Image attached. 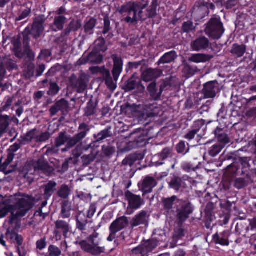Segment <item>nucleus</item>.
<instances>
[{
	"label": "nucleus",
	"instance_id": "49530a36",
	"mask_svg": "<svg viewBox=\"0 0 256 256\" xmlns=\"http://www.w3.org/2000/svg\"><path fill=\"white\" fill-rule=\"evenodd\" d=\"M176 148L178 153L183 154H186L189 150L188 148L186 150V144L184 141H180L177 144Z\"/></svg>",
	"mask_w": 256,
	"mask_h": 256
},
{
	"label": "nucleus",
	"instance_id": "7ed1b4c3",
	"mask_svg": "<svg viewBox=\"0 0 256 256\" xmlns=\"http://www.w3.org/2000/svg\"><path fill=\"white\" fill-rule=\"evenodd\" d=\"M78 132L73 137H68L66 135L65 132H61L56 139V146H60L67 141L66 147L62 151L73 148L86 137L88 132L90 130V128L86 123H82L78 126Z\"/></svg>",
	"mask_w": 256,
	"mask_h": 256
},
{
	"label": "nucleus",
	"instance_id": "e433bc0d",
	"mask_svg": "<svg viewBox=\"0 0 256 256\" xmlns=\"http://www.w3.org/2000/svg\"><path fill=\"white\" fill-rule=\"evenodd\" d=\"M8 126V118L7 116H0V137L6 132Z\"/></svg>",
	"mask_w": 256,
	"mask_h": 256
},
{
	"label": "nucleus",
	"instance_id": "412c9836",
	"mask_svg": "<svg viewBox=\"0 0 256 256\" xmlns=\"http://www.w3.org/2000/svg\"><path fill=\"white\" fill-rule=\"evenodd\" d=\"M240 220H242V218H240ZM251 230L249 220H240L238 222L236 227V231L240 234L246 235L248 232Z\"/></svg>",
	"mask_w": 256,
	"mask_h": 256
},
{
	"label": "nucleus",
	"instance_id": "680f3d73",
	"mask_svg": "<svg viewBox=\"0 0 256 256\" xmlns=\"http://www.w3.org/2000/svg\"><path fill=\"white\" fill-rule=\"evenodd\" d=\"M132 253L134 254H141L142 256H144V250L142 249V245L133 248L132 250Z\"/></svg>",
	"mask_w": 256,
	"mask_h": 256
},
{
	"label": "nucleus",
	"instance_id": "8fccbe9b",
	"mask_svg": "<svg viewBox=\"0 0 256 256\" xmlns=\"http://www.w3.org/2000/svg\"><path fill=\"white\" fill-rule=\"evenodd\" d=\"M90 70L92 74H96L98 72H100L102 74V76L104 74V73L108 70L106 69L104 66H92L90 68Z\"/></svg>",
	"mask_w": 256,
	"mask_h": 256
},
{
	"label": "nucleus",
	"instance_id": "5701e85b",
	"mask_svg": "<svg viewBox=\"0 0 256 256\" xmlns=\"http://www.w3.org/2000/svg\"><path fill=\"white\" fill-rule=\"evenodd\" d=\"M112 132L111 126H108L106 129L100 131L97 134L94 135V138L96 142H100L106 138L112 137Z\"/></svg>",
	"mask_w": 256,
	"mask_h": 256
},
{
	"label": "nucleus",
	"instance_id": "e2e57ef3",
	"mask_svg": "<svg viewBox=\"0 0 256 256\" xmlns=\"http://www.w3.org/2000/svg\"><path fill=\"white\" fill-rule=\"evenodd\" d=\"M105 44V40L104 38H100L97 39L94 43L95 48H101Z\"/></svg>",
	"mask_w": 256,
	"mask_h": 256
},
{
	"label": "nucleus",
	"instance_id": "473e14b6",
	"mask_svg": "<svg viewBox=\"0 0 256 256\" xmlns=\"http://www.w3.org/2000/svg\"><path fill=\"white\" fill-rule=\"evenodd\" d=\"M71 190L66 184H62L57 192L58 195L61 198L66 199L70 196Z\"/></svg>",
	"mask_w": 256,
	"mask_h": 256
},
{
	"label": "nucleus",
	"instance_id": "1a4fd4ad",
	"mask_svg": "<svg viewBox=\"0 0 256 256\" xmlns=\"http://www.w3.org/2000/svg\"><path fill=\"white\" fill-rule=\"evenodd\" d=\"M181 206L176 210V219L178 225L182 226L192 212L193 208L191 204L186 201L180 200Z\"/></svg>",
	"mask_w": 256,
	"mask_h": 256
},
{
	"label": "nucleus",
	"instance_id": "0eeeda50",
	"mask_svg": "<svg viewBox=\"0 0 256 256\" xmlns=\"http://www.w3.org/2000/svg\"><path fill=\"white\" fill-rule=\"evenodd\" d=\"M92 234L88 238L87 240H82L80 245L84 250L94 256L100 255L105 252L104 246H100L99 234L95 230H92Z\"/></svg>",
	"mask_w": 256,
	"mask_h": 256
},
{
	"label": "nucleus",
	"instance_id": "69168bd1",
	"mask_svg": "<svg viewBox=\"0 0 256 256\" xmlns=\"http://www.w3.org/2000/svg\"><path fill=\"white\" fill-rule=\"evenodd\" d=\"M96 207L95 204H92L90 205V208L88 212L87 217L90 218L94 214L96 211Z\"/></svg>",
	"mask_w": 256,
	"mask_h": 256
},
{
	"label": "nucleus",
	"instance_id": "393cba45",
	"mask_svg": "<svg viewBox=\"0 0 256 256\" xmlns=\"http://www.w3.org/2000/svg\"><path fill=\"white\" fill-rule=\"evenodd\" d=\"M148 90L151 96V97L154 100H158L162 94V91L160 88L158 90L156 87V83L155 82H153L148 84Z\"/></svg>",
	"mask_w": 256,
	"mask_h": 256
},
{
	"label": "nucleus",
	"instance_id": "3c124183",
	"mask_svg": "<svg viewBox=\"0 0 256 256\" xmlns=\"http://www.w3.org/2000/svg\"><path fill=\"white\" fill-rule=\"evenodd\" d=\"M195 28V26L191 21H188L183 24L182 30L184 32H188L192 30Z\"/></svg>",
	"mask_w": 256,
	"mask_h": 256
},
{
	"label": "nucleus",
	"instance_id": "09e8293b",
	"mask_svg": "<svg viewBox=\"0 0 256 256\" xmlns=\"http://www.w3.org/2000/svg\"><path fill=\"white\" fill-rule=\"evenodd\" d=\"M12 43L14 48H22V38L20 34L14 36L12 40Z\"/></svg>",
	"mask_w": 256,
	"mask_h": 256
},
{
	"label": "nucleus",
	"instance_id": "37998d69",
	"mask_svg": "<svg viewBox=\"0 0 256 256\" xmlns=\"http://www.w3.org/2000/svg\"><path fill=\"white\" fill-rule=\"evenodd\" d=\"M31 12V8H27L26 9L23 10L18 16L16 17V21H20L26 18L30 15Z\"/></svg>",
	"mask_w": 256,
	"mask_h": 256
},
{
	"label": "nucleus",
	"instance_id": "4d7b16f0",
	"mask_svg": "<svg viewBox=\"0 0 256 256\" xmlns=\"http://www.w3.org/2000/svg\"><path fill=\"white\" fill-rule=\"evenodd\" d=\"M246 185V182L244 179L242 178H236L234 181V186L238 189L244 188Z\"/></svg>",
	"mask_w": 256,
	"mask_h": 256
},
{
	"label": "nucleus",
	"instance_id": "39448f33",
	"mask_svg": "<svg viewBox=\"0 0 256 256\" xmlns=\"http://www.w3.org/2000/svg\"><path fill=\"white\" fill-rule=\"evenodd\" d=\"M146 4L142 5L140 4L135 2H128L125 5L118 7L116 11L120 14H127L125 20L127 22L134 23L142 18V10Z\"/></svg>",
	"mask_w": 256,
	"mask_h": 256
},
{
	"label": "nucleus",
	"instance_id": "f704fd0d",
	"mask_svg": "<svg viewBox=\"0 0 256 256\" xmlns=\"http://www.w3.org/2000/svg\"><path fill=\"white\" fill-rule=\"evenodd\" d=\"M66 18L62 16H59L55 18L52 29L56 31L62 28V25L65 22Z\"/></svg>",
	"mask_w": 256,
	"mask_h": 256
},
{
	"label": "nucleus",
	"instance_id": "6e6552de",
	"mask_svg": "<svg viewBox=\"0 0 256 256\" xmlns=\"http://www.w3.org/2000/svg\"><path fill=\"white\" fill-rule=\"evenodd\" d=\"M205 32L210 37L214 39L220 38L224 32L220 18L216 16L211 18L206 24Z\"/></svg>",
	"mask_w": 256,
	"mask_h": 256
},
{
	"label": "nucleus",
	"instance_id": "79ce46f5",
	"mask_svg": "<svg viewBox=\"0 0 256 256\" xmlns=\"http://www.w3.org/2000/svg\"><path fill=\"white\" fill-rule=\"evenodd\" d=\"M213 240L216 244H218L222 246H228L229 244L227 238L221 236L218 234H216L213 236Z\"/></svg>",
	"mask_w": 256,
	"mask_h": 256
},
{
	"label": "nucleus",
	"instance_id": "c9c22d12",
	"mask_svg": "<svg viewBox=\"0 0 256 256\" xmlns=\"http://www.w3.org/2000/svg\"><path fill=\"white\" fill-rule=\"evenodd\" d=\"M176 57V52L174 51H172L166 54L160 60L161 63H168L174 60Z\"/></svg>",
	"mask_w": 256,
	"mask_h": 256
},
{
	"label": "nucleus",
	"instance_id": "052dcab7",
	"mask_svg": "<svg viewBox=\"0 0 256 256\" xmlns=\"http://www.w3.org/2000/svg\"><path fill=\"white\" fill-rule=\"evenodd\" d=\"M246 49H232L230 52L237 57L242 56L245 52Z\"/></svg>",
	"mask_w": 256,
	"mask_h": 256
},
{
	"label": "nucleus",
	"instance_id": "c85d7f7f",
	"mask_svg": "<svg viewBox=\"0 0 256 256\" xmlns=\"http://www.w3.org/2000/svg\"><path fill=\"white\" fill-rule=\"evenodd\" d=\"M141 245L144 250V256H148V254L156 248L157 242L154 240H151L143 242Z\"/></svg>",
	"mask_w": 256,
	"mask_h": 256
},
{
	"label": "nucleus",
	"instance_id": "58836bf2",
	"mask_svg": "<svg viewBox=\"0 0 256 256\" xmlns=\"http://www.w3.org/2000/svg\"><path fill=\"white\" fill-rule=\"evenodd\" d=\"M96 110V104L90 100L85 108V115L88 116L93 115Z\"/></svg>",
	"mask_w": 256,
	"mask_h": 256
},
{
	"label": "nucleus",
	"instance_id": "4c0bfd02",
	"mask_svg": "<svg viewBox=\"0 0 256 256\" xmlns=\"http://www.w3.org/2000/svg\"><path fill=\"white\" fill-rule=\"evenodd\" d=\"M60 162L54 158H50L49 162V174L55 171L60 172Z\"/></svg>",
	"mask_w": 256,
	"mask_h": 256
},
{
	"label": "nucleus",
	"instance_id": "423d86ee",
	"mask_svg": "<svg viewBox=\"0 0 256 256\" xmlns=\"http://www.w3.org/2000/svg\"><path fill=\"white\" fill-rule=\"evenodd\" d=\"M130 108L138 116L139 122L146 120L148 118L156 117L160 114L162 111L161 108L154 104L138 105L133 104Z\"/></svg>",
	"mask_w": 256,
	"mask_h": 256
},
{
	"label": "nucleus",
	"instance_id": "a18cd8bd",
	"mask_svg": "<svg viewBox=\"0 0 256 256\" xmlns=\"http://www.w3.org/2000/svg\"><path fill=\"white\" fill-rule=\"evenodd\" d=\"M96 20L94 18H90L86 24L84 26V29L86 32H89L90 34H92L91 30L94 28L96 25Z\"/></svg>",
	"mask_w": 256,
	"mask_h": 256
},
{
	"label": "nucleus",
	"instance_id": "c03bdc74",
	"mask_svg": "<svg viewBox=\"0 0 256 256\" xmlns=\"http://www.w3.org/2000/svg\"><path fill=\"white\" fill-rule=\"evenodd\" d=\"M172 153V148H164L162 151L159 154L160 158L164 160L170 156Z\"/></svg>",
	"mask_w": 256,
	"mask_h": 256
},
{
	"label": "nucleus",
	"instance_id": "dca6fc26",
	"mask_svg": "<svg viewBox=\"0 0 256 256\" xmlns=\"http://www.w3.org/2000/svg\"><path fill=\"white\" fill-rule=\"evenodd\" d=\"M55 224L56 230L54 232V234L55 235L54 238L56 240H58L61 238V236L59 230H60L63 233L64 236H66L70 229V224L62 220H56Z\"/></svg>",
	"mask_w": 256,
	"mask_h": 256
},
{
	"label": "nucleus",
	"instance_id": "7c9ffc66",
	"mask_svg": "<svg viewBox=\"0 0 256 256\" xmlns=\"http://www.w3.org/2000/svg\"><path fill=\"white\" fill-rule=\"evenodd\" d=\"M176 199L177 197L175 196H173L168 198H163L162 199V202L164 210H166L168 212H169L170 210L172 208L174 202Z\"/></svg>",
	"mask_w": 256,
	"mask_h": 256
},
{
	"label": "nucleus",
	"instance_id": "4468645a",
	"mask_svg": "<svg viewBox=\"0 0 256 256\" xmlns=\"http://www.w3.org/2000/svg\"><path fill=\"white\" fill-rule=\"evenodd\" d=\"M87 216L82 212H79L76 216V228L83 232H86V228L88 226L92 230H94L92 226V222L88 221Z\"/></svg>",
	"mask_w": 256,
	"mask_h": 256
},
{
	"label": "nucleus",
	"instance_id": "2eb2a0df",
	"mask_svg": "<svg viewBox=\"0 0 256 256\" xmlns=\"http://www.w3.org/2000/svg\"><path fill=\"white\" fill-rule=\"evenodd\" d=\"M88 82V76L84 74H81L78 78L72 77L70 80L72 85L76 88L77 92L79 93L84 92L86 89Z\"/></svg>",
	"mask_w": 256,
	"mask_h": 256
},
{
	"label": "nucleus",
	"instance_id": "5fc2aeb1",
	"mask_svg": "<svg viewBox=\"0 0 256 256\" xmlns=\"http://www.w3.org/2000/svg\"><path fill=\"white\" fill-rule=\"evenodd\" d=\"M179 226L180 227L175 230L174 234V238L176 240L180 239L184 236V230L182 228V226Z\"/></svg>",
	"mask_w": 256,
	"mask_h": 256
},
{
	"label": "nucleus",
	"instance_id": "20e7f679",
	"mask_svg": "<svg viewBox=\"0 0 256 256\" xmlns=\"http://www.w3.org/2000/svg\"><path fill=\"white\" fill-rule=\"evenodd\" d=\"M112 58L114 61V66L112 70L113 79L109 70L104 73L102 77L108 89L114 91L116 88V82L122 70L123 62L122 58L117 54H112Z\"/></svg>",
	"mask_w": 256,
	"mask_h": 256
},
{
	"label": "nucleus",
	"instance_id": "0e129e2a",
	"mask_svg": "<svg viewBox=\"0 0 256 256\" xmlns=\"http://www.w3.org/2000/svg\"><path fill=\"white\" fill-rule=\"evenodd\" d=\"M82 158L84 164L86 166H88L94 160V159L92 158V156L90 155H84Z\"/></svg>",
	"mask_w": 256,
	"mask_h": 256
},
{
	"label": "nucleus",
	"instance_id": "ea45409f",
	"mask_svg": "<svg viewBox=\"0 0 256 256\" xmlns=\"http://www.w3.org/2000/svg\"><path fill=\"white\" fill-rule=\"evenodd\" d=\"M224 148V146H222V144H214L210 148L208 154L212 157H214L221 152Z\"/></svg>",
	"mask_w": 256,
	"mask_h": 256
},
{
	"label": "nucleus",
	"instance_id": "9d476101",
	"mask_svg": "<svg viewBox=\"0 0 256 256\" xmlns=\"http://www.w3.org/2000/svg\"><path fill=\"white\" fill-rule=\"evenodd\" d=\"M126 200L128 202V208L136 210L144 204V200L140 196L136 195L127 190L124 192Z\"/></svg>",
	"mask_w": 256,
	"mask_h": 256
},
{
	"label": "nucleus",
	"instance_id": "6ab92c4d",
	"mask_svg": "<svg viewBox=\"0 0 256 256\" xmlns=\"http://www.w3.org/2000/svg\"><path fill=\"white\" fill-rule=\"evenodd\" d=\"M162 74L160 70L157 69L148 68L142 74V78L145 82H150L157 78Z\"/></svg>",
	"mask_w": 256,
	"mask_h": 256
},
{
	"label": "nucleus",
	"instance_id": "cd10ccee",
	"mask_svg": "<svg viewBox=\"0 0 256 256\" xmlns=\"http://www.w3.org/2000/svg\"><path fill=\"white\" fill-rule=\"evenodd\" d=\"M222 131V129L217 128L214 131V133L218 141L220 143V144L224 147L226 144L230 142V140L226 134L220 133Z\"/></svg>",
	"mask_w": 256,
	"mask_h": 256
},
{
	"label": "nucleus",
	"instance_id": "338daca9",
	"mask_svg": "<svg viewBox=\"0 0 256 256\" xmlns=\"http://www.w3.org/2000/svg\"><path fill=\"white\" fill-rule=\"evenodd\" d=\"M198 131V129L192 130L184 136V138L188 140H192L194 138L195 135L197 134Z\"/></svg>",
	"mask_w": 256,
	"mask_h": 256
},
{
	"label": "nucleus",
	"instance_id": "a878e982",
	"mask_svg": "<svg viewBox=\"0 0 256 256\" xmlns=\"http://www.w3.org/2000/svg\"><path fill=\"white\" fill-rule=\"evenodd\" d=\"M212 56L202 54H194L189 58L188 60L194 62H205L210 60Z\"/></svg>",
	"mask_w": 256,
	"mask_h": 256
},
{
	"label": "nucleus",
	"instance_id": "de8ad7c7",
	"mask_svg": "<svg viewBox=\"0 0 256 256\" xmlns=\"http://www.w3.org/2000/svg\"><path fill=\"white\" fill-rule=\"evenodd\" d=\"M37 132L35 130H32L28 132L24 136V140L27 142H31L33 140L36 141Z\"/></svg>",
	"mask_w": 256,
	"mask_h": 256
},
{
	"label": "nucleus",
	"instance_id": "ddd939ff",
	"mask_svg": "<svg viewBox=\"0 0 256 256\" xmlns=\"http://www.w3.org/2000/svg\"><path fill=\"white\" fill-rule=\"evenodd\" d=\"M150 218V214L146 210H142L134 216L132 219L130 224L132 228L141 225L148 226Z\"/></svg>",
	"mask_w": 256,
	"mask_h": 256
},
{
	"label": "nucleus",
	"instance_id": "bb28decb",
	"mask_svg": "<svg viewBox=\"0 0 256 256\" xmlns=\"http://www.w3.org/2000/svg\"><path fill=\"white\" fill-rule=\"evenodd\" d=\"M68 108V102L66 100L62 99L57 102L50 110L51 114L54 116L60 110H63Z\"/></svg>",
	"mask_w": 256,
	"mask_h": 256
},
{
	"label": "nucleus",
	"instance_id": "b1692460",
	"mask_svg": "<svg viewBox=\"0 0 256 256\" xmlns=\"http://www.w3.org/2000/svg\"><path fill=\"white\" fill-rule=\"evenodd\" d=\"M88 60L91 64H98L103 60V56L96 49L91 52L88 56Z\"/></svg>",
	"mask_w": 256,
	"mask_h": 256
},
{
	"label": "nucleus",
	"instance_id": "a19ab883",
	"mask_svg": "<svg viewBox=\"0 0 256 256\" xmlns=\"http://www.w3.org/2000/svg\"><path fill=\"white\" fill-rule=\"evenodd\" d=\"M138 158V156L136 154H130L123 160L122 164L124 166H131L137 160Z\"/></svg>",
	"mask_w": 256,
	"mask_h": 256
},
{
	"label": "nucleus",
	"instance_id": "72a5a7b5",
	"mask_svg": "<svg viewBox=\"0 0 256 256\" xmlns=\"http://www.w3.org/2000/svg\"><path fill=\"white\" fill-rule=\"evenodd\" d=\"M208 46V40L204 37H201L197 39L193 44V48H206Z\"/></svg>",
	"mask_w": 256,
	"mask_h": 256
},
{
	"label": "nucleus",
	"instance_id": "603ef678",
	"mask_svg": "<svg viewBox=\"0 0 256 256\" xmlns=\"http://www.w3.org/2000/svg\"><path fill=\"white\" fill-rule=\"evenodd\" d=\"M173 80L174 79L166 78L160 86L162 91V92L165 88H168L169 87L174 86V82H171V81Z\"/></svg>",
	"mask_w": 256,
	"mask_h": 256
},
{
	"label": "nucleus",
	"instance_id": "aec40b11",
	"mask_svg": "<svg viewBox=\"0 0 256 256\" xmlns=\"http://www.w3.org/2000/svg\"><path fill=\"white\" fill-rule=\"evenodd\" d=\"M169 187L176 192H178L181 188H185L186 184L184 180L177 176H173L168 182Z\"/></svg>",
	"mask_w": 256,
	"mask_h": 256
},
{
	"label": "nucleus",
	"instance_id": "f3484780",
	"mask_svg": "<svg viewBox=\"0 0 256 256\" xmlns=\"http://www.w3.org/2000/svg\"><path fill=\"white\" fill-rule=\"evenodd\" d=\"M156 184L157 182L156 179L152 176H146L142 182V190L143 192V196L150 193Z\"/></svg>",
	"mask_w": 256,
	"mask_h": 256
},
{
	"label": "nucleus",
	"instance_id": "4be33fe9",
	"mask_svg": "<svg viewBox=\"0 0 256 256\" xmlns=\"http://www.w3.org/2000/svg\"><path fill=\"white\" fill-rule=\"evenodd\" d=\"M60 215L63 218H68L70 216V212L72 210V203L68 200H64L62 202Z\"/></svg>",
	"mask_w": 256,
	"mask_h": 256
},
{
	"label": "nucleus",
	"instance_id": "774afa93",
	"mask_svg": "<svg viewBox=\"0 0 256 256\" xmlns=\"http://www.w3.org/2000/svg\"><path fill=\"white\" fill-rule=\"evenodd\" d=\"M46 238H42L39 240H38L36 242L37 248L39 250H42L44 248H46Z\"/></svg>",
	"mask_w": 256,
	"mask_h": 256
},
{
	"label": "nucleus",
	"instance_id": "c756f323",
	"mask_svg": "<svg viewBox=\"0 0 256 256\" xmlns=\"http://www.w3.org/2000/svg\"><path fill=\"white\" fill-rule=\"evenodd\" d=\"M196 71V67L192 66L186 62L184 64L182 72L185 77L190 78L192 76Z\"/></svg>",
	"mask_w": 256,
	"mask_h": 256
},
{
	"label": "nucleus",
	"instance_id": "2f4dec72",
	"mask_svg": "<svg viewBox=\"0 0 256 256\" xmlns=\"http://www.w3.org/2000/svg\"><path fill=\"white\" fill-rule=\"evenodd\" d=\"M147 142V136L142 134L138 136L132 143V146L135 148L142 147L146 144Z\"/></svg>",
	"mask_w": 256,
	"mask_h": 256
},
{
	"label": "nucleus",
	"instance_id": "bf43d9fd",
	"mask_svg": "<svg viewBox=\"0 0 256 256\" xmlns=\"http://www.w3.org/2000/svg\"><path fill=\"white\" fill-rule=\"evenodd\" d=\"M60 90L58 86L56 83H51L50 84L49 94L55 95Z\"/></svg>",
	"mask_w": 256,
	"mask_h": 256
},
{
	"label": "nucleus",
	"instance_id": "6e6d98bb",
	"mask_svg": "<svg viewBox=\"0 0 256 256\" xmlns=\"http://www.w3.org/2000/svg\"><path fill=\"white\" fill-rule=\"evenodd\" d=\"M61 254L60 250L57 247L50 246L49 247V255L50 256H59Z\"/></svg>",
	"mask_w": 256,
	"mask_h": 256
},
{
	"label": "nucleus",
	"instance_id": "a211bd4d",
	"mask_svg": "<svg viewBox=\"0 0 256 256\" xmlns=\"http://www.w3.org/2000/svg\"><path fill=\"white\" fill-rule=\"evenodd\" d=\"M129 223L128 218L122 216L117 218L110 224V228L116 232H118L126 228Z\"/></svg>",
	"mask_w": 256,
	"mask_h": 256
},
{
	"label": "nucleus",
	"instance_id": "864d4df0",
	"mask_svg": "<svg viewBox=\"0 0 256 256\" xmlns=\"http://www.w3.org/2000/svg\"><path fill=\"white\" fill-rule=\"evenodd\" d=\"M102 152L106 156H110L114 152L115 148L110 146H103Z\"/></svg>",
	"mask_w": 256,
	"mask_h": 256
},
{
	"label": "nucleus",
	"instance_id": "13d9d810",
	"mask_svg": "<svg viewBox=\"0 0 256 256\" xmlns=\"http://www.w3.org/2000/svg\"><path fill=\"white\" fill-rule=\"evenodd\" d=\"M17 234L13 231H10V229L8 228L6 233V238L8 240H10L11 242H15Z\"/></svg>",
	"mask_w": 256,
	"mask_h": 256
},
{
	"label": "nucleus",
	"instance_id": "9b49d317",
	"mask_svg": "<svg viewBox=\"0 0 256 256\" xmlns=\"http://www.w3.org/2000/svg\"><path fill=\"white\" fill-rule=\"evenodd\" d=\"M122 89L126 92H130L136 89L140 92H143L145 88L141 84V80L140 78L132 75L125 83Z\"/></svg>",
	"mask_w": 256,
	"mask_h": 256
},
{
	"label": "nucleus",
	"instance_id": "f03ea898",
	"mask_svg": "<svg viewBox=\"0 0 256 256\" xmlns=\"http://www.w3.org/2000/svg\"><path fill=\"white\" fill-rule=\"evenodd\" d=\"M47 17L44 14H40L33 18L32 24H28L22 32V48H30V36L34 40H38L44 34L46 26L45 22Z\"/></svg>",
	"mask_w": 256,
	"mask_h": 256
},
{
	"label": "nucleus",
	"instance_id": "f8f14e48",
	"mask_svg": "<svg viewBox=\"0 0 256 256\" xmlns=\"http://www.w3.org/2000/svg\"><path fill=\"white\" fill-rule=\"evenodd\" d=\"M205 98H214L220 92L219 84L217 81H211L204 85L202 90Z\"/></svg>",
	"mask_w": 256,
	"mask_h": 256
},
{
	"label": "nucleus",
	"instance_id": "f257e3e1",
	"mask_svg": "<svg viewBox=\"0 0 256 256\" xmlns=\"http://www.w3.org/2000/svg\"><path fill=\"white\" fill-rule=\"evenodd\" d=\"M2 199L0 196V218L4 217L10 211L12 216L9 220L10 224L16 222L19 218L24 216L32 204V198L24 194H16L4 201Z\"/></svg>",
	"mask_w": 256,
	"mask_h": 256
}]
</instances>
